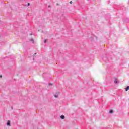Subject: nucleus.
<instances>
[{"label": "nucleus", "mask_w": 129, "mask_h": 129, "mask_svg": "<svg viewBox=\"0 0 129 129\" xmlns=\"http://www.w3.org/2000/svg\"><path fill=\"white\" fill-rule=\"evenodd\" d=\"M30 41H31V42H34V39H31L30 40Z\"/></svg>", "instance_id": "0eeeda50"}, {"label": "nucleus", "mask_w": 129, "mask_h": 129, "mask_svg": "<svg viewBox=\"0 0 129 129\" xmlns=\"http://www.w3.org/2000/svg\"><path fill=\"white\" fill-rule=\"evenodd\" d=\"M29 6H30V3H28L27 4V7H29Z\"/></svg>", "instance_id": "1a4fd4ad"}, {"label": "nucleus", "mask_w": 129, "mask_h": 129, "mask_svg": "<svg viewBox=\"0 0 129 129\" xmlns=\"http://www.w3.org/2000/svg\"><path fill=\"white\" fill-rule=\"evenodd\" d=\"M54 97H55L56 98H57V97H58V95H54Z\"/></svg>", "instance_id": "423d86ee"}, {"label": "nucleus", "mask_w": 129, "mask_h": 129, "mask_svg": "<svg viewBox=\"0 0 129 129\" xmlns=\"http://www.w3.org/2000/svg\"><path fill=\"white\" fill-rule=\"evenodd\" d=\"M49 85H52V84L49 83Z\"/></svg>", "instance_id": "f8f14e48"}, {"label": "nucleus", "mask_w": 129, "mask_h": 129, "mask_svg": "<svg viewBox=\"0 0 129 129\" xmlns=\"http://www.w3.org/2000/svg\"><path fill=\"white\" fill-rule=\"evenodd\" d=\"M72 3H73L72 1H70V4H72Z\"/></svg>", "instance_id": "9d476101"}, {"label": "nucleus", "mask_w": 129, "mask_h": 129, "mask_svg": "<svg viewBox=\"0 0 129 129\" xmlns=\"http://www.w3.org/2000/svg\"><path fill=\"white\" fill-rule=\"evenodd\" d=\"M35 55H37V53H35L34 56H35Z\"/></svg>", "instance_id": "9b49d317"}, {"label": "nucleus", "mask_w": 129, "mask_h": 129, "mask_svg": "<svg viewBox=\"0 0 129 129\" xmlns=\"http://www.w3.org/2000/svg\"><path fill=\"white\" fill-rule=\"evenodd\" d=\"M60 118H61V119H64V118H65V116H64V115H62L60 116Z\"/></svg>", "instance_id": "f03ea898"}, {"label": "nucleus", "mask_w": 129, "mask_h": 129, "mask_svg": "<svg viewBox=\"0 0 129 129\" xmlns=\"http://www.w3.org/2000/svg\"><path fill=\"white\" fill-rule=\"evenodd\" d=\"M114 83H115V84H117V83H118V80H117V79H115Z\"/></svg>", "instance_id": "f257e3e1"}, {"label": "nucleus", "mask_w": 129, "mask_h": 129, "mask_svg": "<svg viewBox=\"0 0 129 129\" xmlns=\"http://www.w3.org/2000/svg\"><path fill=\"white\" fill-rule=\"evenodd\" d=\"M11 124V122H10V121H8L7 123V125L8 126H10Z\"/></svg>", "instance_id": "20e7f679"}, {"label": "nucleus", "mask_w": 129, "mask_h": 129, "mask_svg": "<svg viewBox=\"0 0 129 129\" xmlns=\"http://www.w3.org/2000/svg\"><path fill=\"white\" fill-rule=\"evenodd\" d=\"M44 43H47V39L44 40Z\"/></svg>", "instance_id": "6e6552de"}, {"label": "nucleus", "mask_w": 129, "mask_h": 129, "mask_svg": "<svg viewBox=\"0 0 129 129\" xmlns=\"http://www.w3.org/2000/svg\"><path fill=\"white\" fill-rule=\"evenodd\" d=\"M113 110H110V111H109V113H113Z\"/></svg>", "instance_id": "39448f33"}, {"label": "nucleus", "mask_w": 129, "mask_h": 129, "mask_svg": "<svg viewBox=\"0 0 129 129\" xmlns=\"http://www.w3.org/2000/svg\"><path fill=\"white\" fill-rule=\"evenodd\" d=\"M2 76L1 75V76H0V78H2Z\"/></svg>", "instance_id": "ddd939ff"}, {"label": "nucleus", "mask_w": 129, "mask_h": 129, "mask_svg": "<svg viewBox=\"0 0 129 129\" xmlns=\"http://www.w3.org/2000/svg\"><path fill=\"white\" fill-rule=\"evenodd\" d=\"M48 8H50V5L48 6Z\"/></svg>", "instance_id": "4468645a"}, {"label": "nucleus", "mask_w": 129, "mask_h": 129, "mask_svg": "<svg viewBox=\"0 0 129 129\" xmlns=\"http://www.w3.org/2000/svg\"><path fill=\"white\" fill-rule=\"evenodd\" d=\"M129 90V86H127L125 88V91H128Z\"/></svg>", "instance_id": "7ed1b4c3"}]
</instances>
